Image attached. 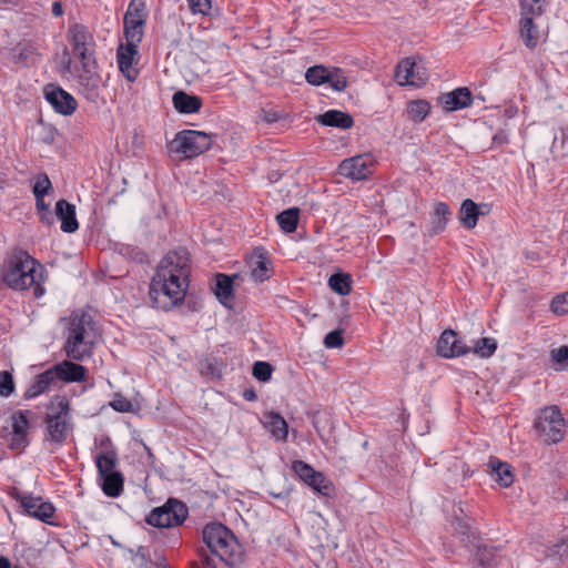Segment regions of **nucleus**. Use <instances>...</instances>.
<instances>
[{
  "label": "nucleus",
  "instance_id": "7",
  "mask_svg": "<svg viewBox=\"0 0 568 568\" xmlns=\"http://www.w3.org/2000/svg\"><path fill=\"white\" fill-rule=\"evenodd\" d=\"M212 145L210 134L197 130H183L169 143V151L179 159H192L207 151Z\"/></svg>",
  "mask_w": 568,
  "mask_h": 568
},
{
  "label": "nucleus",
  "instance_id": "15",
  "mask_svg": "<svg viewBox=\"0 0 568 568\" xmlns=\"http://www.w3.org/2000/svg\"><path fill=\"white\" fill-rule=\"evenodd\" d=\"M44 97L53 110L62 115H71L77 110L78 103L73 95L58 85L48 84Z\"/></svg>",
  "mask_w": 568,
  "mask_h": 568
},
{
  "label": "nucleus",
  "instance_id": "59",
  "mask_svg": "<svg viewBox=\"0 0 568 568\" xmlns=\"http://www.w3.org/2000/svg\"><path fill=\"white\" fill-rule=\"evenodd\" d=\"M52 14L54 17H61L63 14V7L60 1H54L52 3Z\"/></svg>",
  "mask_w": 568,
  "mask_h": 568
},
{
  "label": "nucleus",
  "instance_id": "11",
  "mask_svg": "<svg viewBox=\"0 0 568 568\" xmlns=\"http://www.w3.org/2000/svg\"><path fill=\"white\" fill-rule=\"evenodd\" d=\"M292 470L307 486L322 496H329L333 485L323 473L315 470L310 464L303 460H294Z\"/></svg>",
  "mask_w": 568,
  "mask_h": 568
},
{
  "label": "nucleus",
  "instance_id": "41",
  "mask_svg": "<svg viewBox=\"0 0 568 568\" xmlns=\"http://www.w3.org/2000/svg\"><path fill=\"white\" fill-rule=\"evenodd\" d=\"M329 68L324 65H314L306 70L305 79L310 84L321 85L326 83L328 79Z\"/></svg>",
  "mask_w": 568,
  "mask_h": 568
},
{
  "label": "nucleus",
  "instance_id": "12",
  "mask_svg": "<svg viewBox=\"0 0 568 568\" xmlns=\"http://www.w3.org/2000/svg\"><path fill=\"white\" fill-rule=\"evenodd\" d=\"M12 497L20 503L21 507L29 516L45 524L53 525L51 519L55 508L51 503L43 501L41 497H34L20 491L12 494Z\"/></svg>",
  "mask_w": 568,
  "mask_h": 568
},
{
  "label": "nucleus",
  "instance_id": "16",
  "mask_svg": "<svg viewBox=\"0 0 568 568\" xmlns=\"http://www.w3.org/2000/svg\"><path fill=\"white\" fill-rule=\"evenodd\" d=\"M372 160L365 155L345 159L338 165V173L353 181L367 179L372 174Z\"/></svg>",
  "mask_w": 568,
  "mask_h": 568
},
{
  "label": "nucleus",
  "instance_id": "45",
  "mask_svg": "<svg viewBox=\"0 0 568 568\" xmlns=\"http://www.w3.org/2000/svg\"><path fill=\"white\" fill-rule=\"evenodd\" d=\"M548 557L565 561L568 559V542L560 535L559 539L548 548Z\"/></svg>",
  "mask_w": 568,
  "mask_h": 568
},
{
  "label": "nucleus",
  "instance_id": "29",
  "mask_svg": "<svg viewBox=\"0 0 568 568\" xmlns=\"http://www.w3.org/2000/svg\"><path fill=\"white\" fill-rule=\"evenodd\" d=\"M488 468L494 479L503 487H509L514 481V474L509 464L497 458H490Z\"/></svg>",
  "mask_w": 568,
  "mask_h": 568
},
{
  "label": "nucleus",
  "instance_id": "28",
  "mask_svg": "<svg viewBox=\"0 0 568 568\" xmlns=\"http://www.w3.org/2000/svg\"><path fill=\"white\" fill-rule=\"evenodd\" d=\"M11 52L12 61L24 67L36 63L39 57L37 47L30 41L19 42Z\"/></svg>",
  "mask_w": 568,
  "mask_h": 568
},
{
  "label": "nucleus",
  "instance_id": "58",
  "mask_svg": "<svg viewBox=\"0 0 568 568\" xmlns=\"http://www.w3.org/2000/svg\"><path fill=\"white\" fill-rule=\"evenodd\" d=\"M243 398L248 402H254L257 398V396L253 388H246L243 392Z\"/></svg>",
  "mask_w": 568,
  "mask_h": 568
},
{
  "label": "nucleus",
  "instance_id": "35",
  "mask_svg": "<svg viewBox=\"0 0 568 568\" xmlns=\"http://www.w3.org/2000/svg\"><path fill=\"white\" fill-rule=\"evenodd\" d=\"M267 418V427L272 436L276 440L285 442L288 435V426L286 420L277 413H271Z\"/></svg>",
  "mask_w": 568,
  "mask_h": 568
},
{
  "label": "nucleus",
  "instance_id": "42",
  "mask_svg": "<svg viewBox=\"0 0 568 568\" xmlns=\"http://www.w3.org/2000/svg\"><path fill=\"white\" fill-rule=\"evenodd\" d=\"M29 413V410H18L12 415V433L28 436Z\"/></svg>",
  "mask_w": 568,
  "mask_h": 568
},
{
  "label": "nucleus",
  "instance_id": "5",
  "mask_svg": "<svg viewBox=\"0 0 568 568\" xmlns=\"http://www.w3.org/2000/svg\"><path fill=\"white\" fill-rule=\"evenodd\" d=\"M44 443L52 449L62 446L73 430L70 403L65 397H55L44 417Z\"/></svg>",
  "mask_w": 568,
  "mask_h": 568
},
{
  "label": "nucleus",
  "instance_id": "37",
  "mask_svg": "<svg viewBox=\"0 0 568 568\" xmlns=\"http://www.w3.org/2000/svg\"><path fill=\"white\" fill-rule=\"evenodd\" d=\"M298 219V207H290L287 210H284L276 216L278 225L284 233H293L297 227Z\"/></svg>",
  "mask_w": 568,
  "mask_h": 568
},
{
  "label": "nucleus",
  "instance_id": "55",
  "mask_svg": "<svg viewBox=\"0 0 568 568\" xmlns=\"http://www.w3.org/2000/svg\"><path fill=\"white\" fill-rule=\"evenodd\" d=\"M29 440L27 435L10 434L9 447L11 449H22L28 446Z\"/></svg>",
  "mask_w": 568,
  "mask_h": 568
},
{
  "label": "nucleus",
  "instance_id": "17",
  "mask_svg": "<svg viewBox=\"0 0 568 568\" xmlns=\"http://www.w3.org/2000/svg\"><path fill=\"white\" fill-rule=\"evenodd\" d=\"M437 354L444 358H454L463 356L470 352L457 333L453 329H445L437 342Z\"/></svg>",
  "mask_w": 568,
  "mask_h": 568
},
{
  "label": "nucleus",
  "instance_id": "23",
  "mask_svg": "<svg viewBox=\"0 0 568 568\" xmlns=\"http://www.w3.org/2000/svg\"><path fill=\"white\" fill-rule=\"evenodd\" d=\"M450 217L452 211L448 204L445 202L436 203L427 227V234L435 236L444 232Z\"/></svg>",
  "mask_w": 568,
  "mask_h": 568
},
{
  "label": "nucleus",
  "instance_id": "10",
  "mask_svg": "<svg viewBox=\"0 0 568 568\" xmlns=\"http://www.w3.org/2000/svg\"><path fill=\"white\" fill-rule=\"evenodd\" d=\"M101 77L97 72L95 59L81 62V71L78 74L79 92L90 102H97L100 98Z\"/></svg>",
  "mask_w": 568,
  "mask_h": 568
},
{
  "label": "nucleus",
  "instance_id": "54",
  "mask_svg": "<svg viewBox=\"0 0 568 568\" xmlns=\"http://www.w3.org/2000/svg\"><path fill=\"white\" fill-rule=\"evenodd\" d=\"M187 4L194 14H207L211 9V0H187Z\"/></svg>",
  "mask_w": 568,
  "mask_h": 568
},
{
  "label": "nucleus",
  "instance_id": "27",
  "mask_svg": "<svg viewBox=\"0 0 568 568\" xmlns=\"http://www.w3.org/2000/svg\"><path fill=\"white\" fill-rule=\"evenodd\" d=\"M214 294L219 302L226 307L232 306L234 298L233 280L226 274L219 273L215 275Z\"/></svg>",
  "mask_w": 568,
  "mask_h": 568
},
{
  "label": "nucleus",
  "instance_id": "38",
  "mask_svg": "<svg viewBox=\"0 0 568 568\" xmlns=\"http://www.w3.org/2000/svg\"><path fill=\"white\" fill-rule=\"evenodd\" d=\"M497 349V342L493 337H483L479 338L470 348L475 355L480 358H489L494 355Z\"/></svg>",
  "mask_w": 568,
  "mask_h": 568
},
{
  "label": "nucleus",
  "instance_id": "34",
  "mask_svg": "<svg viewBox=\"0 0 568 568\" xmlns=\"http://www.w3.org/2000/svg\"><path fill=\"white\" fill-rule=\"evenodd\" d=\"M54 381L55 378L51 368L44 371L36 377L34 382L27 389L24 397L30 399L39 396L44 393Z\"/></svg>",
  "mask_w": 568,
  "mask_h": 568
},
{
  "label": "nucleus",
  "instance_id": "40",
  "mask_svg": "<svg viewBox=\"0 0 568 568\" xmlns=\"http://www.w3.org/2000/svg\"><path fill=\"white\" fill-rule=\"evenodd\" d=\"M430 105L426 100H415L409 102L407 113L415 122H422L429 113Z\"/></svg>",
  "mask_w": 568,
  "mask_h": 568
},
{
  "label": "nucleus",
  "instance_id": "18",
  "mask_svg": "<svg viewBox=\"0 0 568 568\" xmlns=\"http://www.w3.org/2000/svg\"><path fill=\"white\" fill-rule=\"evenodd\" d=\"M450 525L454 532L460 537L466 545H473L479 539L478 531L469 523L462 505L454 508Z\"/></svg>",
  "mask_w": 568,
  "mask_h": 568
},
{
  "label": "nucleus",
  "instance_id": "32",
  "mask_svg": "<svg viewBox=\"0 0 568 568\" xmlns=\"http://www.w3.org/2000/svg\"><path fill=\"white\" fill-rule=\"evenodd\" d=\"M102 479L101 488L109 497H119L123 491L124 477L121 471L99 476Z\"/></svg>",
  "mask_w": 568,
  "mask_h": 568
},
{
  "label": "nucleus",
  "instance_id": "6",
  "mask_svg": "<svg viewBox=\"0 0 568 568\" xmlns=\"http://www.w3.org/2000/svg\"><path fill=\"white\" fill-rule=\"evenodd\" d=\"M545 0H520L519 33L525 45L534 50L545 34L542 28Z\"/></svg>",
  "mask_w": 568,
  "mask_h": 568
},
{
  "label": "nucleus",
  "instance_id": "22",
  "mask_svg": "<svg viewBox=\"0 0 568 568\" xmlns=\"http://www.w3.org/2000/svg\"><path fill=\"white\" fill-rule=\"evenodd\" d=\"M55 216L61 221V230L65 233H73L79 229L75 217V206L67 200H59L55 203Z\"/></svg>",
  "mask_w": 568,
  "mask_h": 568
},
{
  "label": "nucleus",
  "instance_id": "46",
  "mask_svg": "<svg viewBox=\"0 0 568 568\" xmlns=\"http://www.w3.org/2000/svg\"><path fill=\"white\" fill-rule=\"evenodd\" d=\"M134 562L139 567L145 568H166V561L164 558L161 559L160 562H154L149 559L145 555V548L140 546L136 550V554L133 558Z\"/></svg>",
  "mask_w": 568,
  "mask_h": 568
},
{
  "label": "nucleus",
  "instance_id": "52",
  "mask_svg": "<svg viewBox=\"0 0 568 568\" xmlns=\"http://www.w3.org/2000/svg\"><path fill=\"white\" fill-rule=\"evenodd\" d=\"M110 406L115 410L120 413H129L132 412L133 405L132 403L123 397L120 394H115L113 400L110 403Z\"/></svg>",
  "mask_w": 568,
  "mask_h": 568
},
{
  "label": "nucleus",
  "instance_id": "8",
  "mask_svg": "<svg viewBox=\"0 0 568 568\" xmlns=\"http://www.w3.org/2000/svg\"><path fill=\"white\" fill-rule=\"evenodd\" d=\"M534 428L546 444H557L566 434V422L558 406H547L539 410Z\"/></svg>",
  "mask_w": 568,
  "mask_h": 568
},
{
  "label": "nucleus",
  "instance_id": "26",
  "mask_svg": "<svg viewBox=\"0 0 568 568\" xmlns=\"http://www.w3.org/2000/svg\"><path fill=\"white\" fill-rule=\"evenodd\" d=\"M316 121L322 125L343 130L351 129L354 125V119L349 113L334 109L320 114Z\"/></svg>",
  "mask_w": 568,
  "mask_h": 568
},
{
  "label": "nucleus",
  "instance_id": "9",
  "mask_svg": "<svg viewBox=\"0 0 568 568\" xmlns=\"http://www.w3.org/2000/svg\"><path fill=\"white\" fill-rule=\"evenodd\" d=\"M187 514V507L182 501L170 498L163 506L154 508L145 520L153 527L170 528L183 524Z\"/></svg>",
  "mask_w": 568,
  "mask_h": 568
},
{
  "label": "nucleus",
  "instance_id": "48",
  "mask_svg": "<svg viewBox=\"0 0 568 568\" xmlns=\"http://www.w3.org/2000/svg\"><path fill=\"white\" fill-rule=\"evenodd\" d=\"M52 190V183L47 174L42 173L38 176L37 182L33 186L34 196H45Z\"/></svg>",
  "mask_w": 568,
  "mask_h": 568
},
{
  "label": "nucleus",
  "instance_id": "57",
  "mask_svg": "<svg viewBox=\"0 0 568 568\" xmlns=\"http://www.w3.org/2000/svg\"><path fill=\"white\" fill-rule=\"evenodd\" d=\"M40 215V221L47 225H51L53 224L54 222V215L52 212L50 211H47V212H42V213H39Z\"/></svg>",
  "mask_w": 568,
  "mask_h": 568
},
{
  "label": "nucleus",
  "instance_id": "30",
  "mask_svg": "<svg viewBox=\"0 0 568 568\" xmlns=\"http://www.w3.org/2000/svg\"><path fill=\"white\" fill-rule=\"evenodd\" d=\"M475 549L474 564L476 568H495L497 565L496 552L491 547L483 545L479 539L471 545Z\"/></svg>",
  "mask_w": 568,
  "mask_h": 568
},
{
  "label": "nucleus",
  "instance_id": "39",
  "mask_svg": "<svg viewBox=\"0 0 568 568\" xmlns=\"http://www.w3.org/2000/svg\"><path fill=\"white\" fill-rule=\"evenodd\" d=\"M329 287L339 295H347L352 290V278L348 274L335 273L328 280Z\"/></svg>",
  "mask_w": 568,
  "mask_h": 568
},
{
  "label": "nucleus",
  "instance_id": "62",
  "mask_svg": "<svg viewBox=\"0 0 568 568\" xmlns=\"http://www.w3.org/2000/svg\"><path fill=\"white\" fill-rule=\"evenodd\" d=\"M63 62L65 64V68L69 70L70 67H71V57H70V54H69L67 49L63 52Z\"/></svg>",
  "mask_w": 568,
  "mask_h": 568
},
{
  "label": "nucleus",
  "instance_id": "50",
  "mask_svg": "<svg viewBox=\"0 0 568 568\" xmlns=\"http://www.w3.org/2000/svg\"><path fill=\"white\" fill-rule=\"evenodd\" d=\"M550 357L551 361L561 368L568 367V346L562 345L558 348L551 349Z\"/></svg>",
  "mask_w": 568,
  "mask_h": 568
},
{
  "label": "nucleus",
  "instance_id": "2",
  "mask_svg": "<svg viewBox=\"0 0 568 568\" xmlns=\"http://www.w3.org/2000/svg\"><path fill=\"white\" fill-rule=\"evenodd\" d=\"M43 266L27 251L16 248L9 256L2 273L3 283L16 291H23L34 286V295L40 297L44 293L41 282Z\"/></svg>",
  "mask_w": 568,
  "mask_h": 568
},
{
  "label": "nucleus",
  "instance_id": "36",
  "mask_svg": "<svg viewBox=\"0 0 568 568\" xmlns=\"http://www.w3.org/2000/svg\"><path fill=\"white\" fill-rule=\"evenodd\" d=\"M124 23V37L126 39V43H133L139 45L144 34V26L145 22L139 20H123Z\"/></svg>",
  "mask_w": 568,
  "mask_h": 568
},
{
  "label": "nucleus",
  "instance_id": "25",
  "mask_svg": "<svg viewBox=\"0 0 568 568\" xmlns=\"http://www.w3.org/2000/svg\"><path fill=\"white\" fill-rule=\"evenodd\" d=\"M174 109L179 113L191 114L196 113L202 108V99L194 94H189L182 90L176 91L172 97Z\"/></svg>",
  "mask_w": 568,
  "mask_h": 568
},
{
  "label": "nucleus",
  "instance_id": "61",
  "mask_svg": "<svg viewBox=\"0 0 568 568\" xmlns=\"http://www.w3.org/2000/svg\"><path fill=\"white\" fill-rule=\"evenodd\" d=\"M202 564L204 568H215L213 560L207 555L203 556Z\"/></svg>",
  "mask_w": 568,
  "mask_h": 568
},
{
  "label": "nucleus",
  "instance_id": "20",
  "mask_svg": "<svg viewBox=\"0 0 568 568\" xmlns=\"http://www.w3.org/2000/svg\"><path fill=\"white\" fill-rule=\"evenodd\" d=\"M138 54V45L125 43L120 44L118 49V64L126 80L133 82L138 78L139 71L133 67L134 57Z\"/></svg>",
  "mask_w": 568,
  "mask_h": 568
},
{
  "label": "nucleus",
  "instance_id": "63",
  "mask_svg": "<svg viewBox=\"0 0 568 568\" xmlns=\"http://www.w3.org/2000/svg\"><path fill=\"white\" fill-rule=\"evenodd\" d=\"M0 568H11V564L8 558L0 557Z\"/></svg>",
  "mask_w": 568,
  "mask_h": 568
},
{
  "label": "nucleus",
  "instance_id": "3",
  "mask_svg": "<svg viewBox=\"0 0 568 568\" xmlns=\"http://www.w3.org/2000/svg\"><path fill=\"white\" fill-rule=\"evenodd\" d=\"M202 537L210 551L227 566L234 567L243 561L241 545L226 526L220 523L207 524Z\"/></svg>",
  "mask_w": 568,
  "mask_h": 568
},
{
  "label": "nucleus",
  "instance_id": "31",
  "mask_svg": "<svg viewBox=\"0 0 568 568\" xmlns=\"http://www.w3.org/2000/svg\"><path fill=\"white\" fill-rule=\"evenodd\" d=\"M271 262L266 258L262 248L255 252V256L251 262V275L257 282H264L271 276Z\"/></svg>",
  "mask_w": 568,
  "mask_h": 568
},
{
  "label": "nucleus",
  "instance_id": "14",
  "mask_svg": "<svg viewBox=\"0 0 568 568\" xmlns=\"http://www.w3.org/2000/svg\"><path fill=\"white\" fill-rule=\"evenodd\" d=\"M394 77L402 87L413 85L420 88L427 82L426 72L418 68L412 58H405L397 63Z\"/></svg>",
  "mask_w": 568,
  "mask_h": 568
},
{
  "label": "nucleus",
  "instance_id": "24",
  "mask_svg": "<svg viewBox=\"0 0 568 568\" xmlns=\"http://www.w3.org/2000/svg\"><path fill=\"white\" fill-rule=\"evenodd\" d=\"M480 207H488V204H477L470 199H466L462 202L459 209V220L463 226L467 230H471L477 225L479 215H485V211H480Z\"/></svg>",
  "mask_w": 568,
  "mask_h": 568
},
{
  "label": "nucleus",
  "instance_id": "21",
  "mask_svg": "<svg viewBox=\"0 0 568 568\" xmlns=\"http://www.w3.org/2000/svg\"><path fill=\"white\" fill-rule=\"evenodd\" d=\"M55 379L63 382H82L85 378L87 369L84 366L71 361H63L51 368Z\"/></svg>",
  "mask_w": 568,
  "mask_h": 568
},
{
  "label": "nucleus",
  "instance_id": "4",
  "mask_svg": "<svg viewBox=\"0 0 568 568\" xmlns=\"http://www.w3.org/2000/svg\"><path fill=\"white\" fill-rule=\"evenodd\" d=\"M92 318L87 313L72 314L69 318L63 351L72 361H83L92 355L93 341L90 329Z\"/></svg>",
  "mask_w": 568,
  "mask_h": 568
},
{
  "label": "nucleus",
  "instance_id": "53",
  "mask_svg": "<svg viewBox=\"0 0 568 568\" xmlns=\"http://www.w3.org/2000/svg\"><path fill=\"white\" fill-rule=\"evenodd\" d=\"M324 345L327 348H338L344 345V338L341 329H335L326 334L324 338Z\"/></svg>",
  "mask_w": 568,
  "mask_h": 568
},
{
  "label": "nucleus",
  "instance_id": "64",
  "mask_svg": "<svg viewBox=\"0 0 568 568\" xmlns=\"http://www.w3.org/2000/svg\"><path fill=\"white\" fill-rule=\"evenodd\" d=\"M19 2V0H0V3L1 4H4V6H17Z\"/></svg>",
  "mask_w": 568,
  "mask_h": 568
},
{
  "label": "nucleus",
  "instance_id": "19",
  "mask_svg": "<svg viewBox=\"0 0 568 568\" xmlns=\"http://www.w3.org/2000/svg\"><path fill=\"white\" fill-rule=\"evenodd\" d=\"M439 104L446 112H454L468 108L473 103V95L468 88L460 87L438 98Z\"/></svg>",
  "mask_w": 568,
  "mask_h": 568
},
{
  "label": "nucleus",
  "instance_id": "51",
  "mask_svg": "<svg viewBox=\"0 0 568 568\" xmlns=\"http://www.w3.org/2000/svg\"><path fill=\"white\" fill-rule=\"evenodd\" d=\"M551 311L557 315H564L568 313V292L561 295H557L550 304Z\"/></svg>",
  "mask_w": 568,
  "mask_h": 568
},
{
  "label": "nucleus",
  "instance_id": "1",
  "mask_svg": "<svg viewBox=\"0 0 568 568\" xmlns=\"http://www.w3.org/2000/svg\"><path fill=\"white\" fill-rule=\"evenodd\" d=\"M190 275L186 248L169 252L160 262L150 284V300L158 310L170 311L184 300Z\"/></svg>",
  "mask_w": 568,
  "mask_h": 568
},
{
  "label": "nucleus",
  "instance_id": "49",
  "mask_svg": "<svg viewBox=\"0 0 568 568\" xmlns=\"http://www.w3.org/2000/svg\"><path fill=\"white\" fill-rule=\"evenodd\" d=\"M14 392V382L12 375L7 372H0V396L8 397Z\"/></svg>",
  "mask_w": 568,
  "mask_h": 568
},
{
  "label": "nucleus",
  "instance_id": "56",
  "mask_svg": "<svg viewBox=\"0 0 568 568\" xmlns=\"http://www.w3.org/2000/svg\"><path fill=\"white\" fill-rule=\"evenodd\" d=\"M36 197V207L38 210V213L47 212L49 210V204L45 203L44 196H34Z\"/></svg>",
  "mask_w": 568,
  "mask_h": 568
},
{
  "label": "nucleus",
  "instance_id": "47",
  "mask_svg": "<svg viewBox=\"0 0 568 568\" xmlns=\"http://www.w3.org/2000/svg\"><path fill=\"white\" fill-rule=\"evenodd\" d=\"M273 367L267 362H256L253 365L252 374L253 376L261 381V382H267L272 376Z\"/></svg>",
  "mask_w": 568,
  "mask_h": 568
},
{
  "label": "nucleus",
  "instance_id": "33",
  "mask_svg": "<svg viewBox=\"0 0 568 568\" xmlns=\"http://www.w3.org/2000/svg\"><path fill=\"white\" fill-rule=\"evenodd\" d=\"M119 463L118 454L114 449H105L97 455L95 464L99 476L118 473L116 466Z\"/></svg>",
  "mask_w": 568,
  "mask_h": 568
},
{
  "label": "nucleus",
  "instance_id": "43",
  "mask_svg": "<svg viewBox=\"0 0 568 568\" xmlns=\"http://www.w3.org/2000/svg\"><path fill=\"white\" fill-rule=\"evenodd\" d=\"M148 13L145 12V3L143 0H131L124 19L139 20L146 22Z\"/></svg>",
  "mask_w": 568,
  "mask_h": 568
},
{
  "label": "nucleus",
  "instance_id": "13",
  "mask_svg": "<svg viewBox=\"0 0 568 568\" xmlns=\"http://www.w3.org/2000/svg\"><path fill=\"white\" fill-rule=\"evenodd\" d=\"M68 39L72 44L73 54L79 57L81 62L94 59L90 49L93 45V37L85 26L81 23L70 24Z\"/></svg>",
  "mask_w": 568,
  "mask_h": 568
},
{
  "label": "nucleus",
  "instance_id": "44",
  "mask_svg": "<svg viewBox=\"0 0 568 568\" xmlns=\"http://www.w3.org/2000/svg\"><path fill=\"white\" fill-rule=\"evenodd\" d=\"M326 83L335 91H343L347 87V79L343 70L338 68L329 69Z\"/></svg>",
  "mask_w": 568,
  "mask_h": 568
},
{
  "label": "nucleus",
  "instance_id": "60",
  "mask_svg": "<svg viewBox=\"0 0 568 568\" xmlns=\"http://www.w3.org/2000/svg\"><path fill=\"white\" fill-rule=\"evenodd\" d=\"M493 141L498 144L507 142V135L504 132H498L494 135Z\"/></svg>",
  "mask_w": 568,
  "mask_h": 568
}]
</instances>
